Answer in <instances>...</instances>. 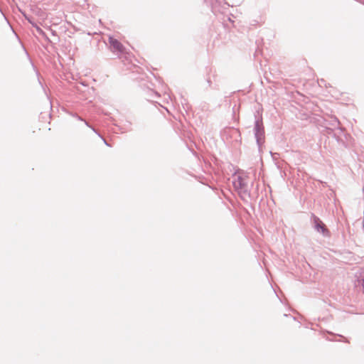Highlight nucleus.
<instances>
[{
  "label": "nucleus",
  "instance_id": "4",
  "mask_svg": "<svg viewBox=\"0 0 364 364\" xmlns=\"http://www.w3.org/2000/svg\"><path fill=\"white\" fill-rule=\"evenodd\" d=\"M109 43L113 51L123 53L124 50V46L117 39L113 37L109 38Z\"/></svg>",
  "mask_w": 364,
  "mask_h": 364
},
{
  "label": "nucleus",
  "instance_id": "11",
  "mask_svg": "<svg viewBox=\"0 0 364 364\" xmlns=\"http://www.w3.org/2000/svg\"><path fill=\"white\" fill-rule=\"evenodd\" d=\"M232 132H235L236 134H239V131L237 129H232Z\"/></svg>",
  "mask_w": 364,
  "mask_h": 364
},
{
  "label": "nucleus",
  "instance_id": "10",
  "mask_svg": "<svg viewBox=\"0 0 364 364\" xmlns=\"http://www.w3.org/2000/svg\"><path fill=\"white\" fill-rule=\"evenodd\" d=\"M228 21H229V23H232L233 27H236V26L235 25V21H232V19L230 16H229Z\"/></svg>",
  "mask_w": 364,
  "mask_h": 364
},
{
  "label": "nucleus",
  "instance_id": "6",
  "mask_svg": "<svg viewBox=\"0 0 364 364\" xmlns=\"http://www.w3.org/2000/svg\"><path fill=\"white\" fill-rule=\"evenodd\" d=\"M355 285L356 287H362L363 291L364 292V269L358 271L355 274Z\"/></svg>",
  "mask_w": 364,
  "mask_h": 364
},
{
  "label": "nucleus",
  "instance_id": "3",
  "mask_svg": "<svg viewBox=\"0 0 364 364\" xmlns=\"http://www.w3.org/2000/svg\"><path fill=\"white\" fill-rule=\"evenodd\" d=\"M324 127L327 132L337 130L339 133H343V127L340 126V122L336 116H327L324 118Z\"/></svg>",
  "mask_w": 364,
  "mask_h": 364
},
{
  "label": "nucleus",
  "instance_id": "5",
  "mask_svg": "<svg viewBox=\"0 0 364 364\" xmlns=\"http://www.w3.org/2000/svg\"><path fill=\"white\" fill-rule=\"evenodd\" d=\"M327 133L328 134H332L333 136L336 139L338 143L345 146V142L343 139V136L346 137L344 128H343V133H339L337 130H330L327 132Z\"/></svg>",
  "mask_w": 364,
  "mask_h": 364
},
{
  "label": "nucleus",
  "instance_id": "9",
  "mask_svg": "<svg viewBox=\"0 0 364 364\" xmlns=\"http://www.w3.org/2000/svg\"><path fill=\"white\" fill-rule=\"evenodd\" d=\"M318 230H321L322 234L323 235H328V229H317Z\"/></svg>",
  "mask_w": 364,
  "mask_h": 364
},
{
  "label": "nucleus",
  "instance_id": "1",
  "mask_svg": "<svg viewBox=\"0 0 364 364\" xmlns=\"http://www.w3.org/2000/svg\"><path fill=\"white\" fill-rule=\"evenodd\" d=\"M232 183L234 189L239 194L247 192V177L243 171H235L232 176Z\"/></svg>",
  "mask_w": 364,
  "mask_h": 364
},
{
  "label": "nucleus",
  "instance_id": "7",
  "mask_svg": "<svg viewBox=\"0 0 364 364\" xmlns=\"http://www.w3.org/2000/svg\"><path fill=\"white\" fill-rule=\"evenodd\" d=\"M311 220L314 223V228H326L323 222L316 215H311Z\"/></svg>",
  "mask_w": 364,
  "mask_h": 364
},
{
  "label": "nucleus",
  "instance_id": "8",
  "mask_svg": "<svg viewBox=\"0 0 364 364\" xmlns=\"http://www.w3.org/2000/svg\"><path fill=\"white\" fill-rule=\"evenodd\" d=\"M232 120L235 122H237L239 120V116L237 115V112L239 110V107H237L236 105H235L232 107Z\"/></svg>",
  "mask_w": 364,
  "mask_h": 364
},
{
  "label": "nucleus",
  "instance_id": "2",
  "mask_svg": "<svg viewBox=\"0 0 364 364\" xmlns=\"http://www.w3.org/2000/svg\"><path fill=\"white\" fill-rule=\"evenodd\" d=\"M255 120L253 132L258 146V149L259 151H261L262 146L264 143L265 139L264 127L263 125L262 116L258 117L257 115L255 114Z\"/></svg>",
  "mask_w": 364,
  "mask_h": 364
}]
</instances>
